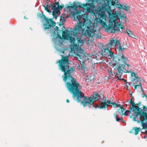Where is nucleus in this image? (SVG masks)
I'll use <instances>...</instances> for the list:
<instances>
[{"label": "nucleus", "mask_w": 147, "mask_h": 147, "mask_svg": "<svg viewBox=\"0 0 147 147\" xmlns=\"http://www.w3.org/2000/svg\"><path fill=\"white\" fill-rule=\"evenodd\" d=\"M108 45L109 47L113 46L117 47V49L119 51L118 52L119 53H123L122 51L125 49L123 46H121L119 42V40L116 39L114 37L110 39Z\"/></svg>", "instance_id": "nucleus-9"}, {"label": "nucleus", "mask_w": 147, "mask_h": 147, "mask_svg": "<svg viewBox=\"0 0 147 147\" xmlns=\"http://www.w3.org/2000/svg\"><path fill=\"white\" fill-rule=\"evenodd\" d=\"M64 51H63V52H62V53H64Z\"/></svg>", "instance_id": "nucleus-50"}, {"label": "nucleus", "mask_w": 147, "mask_h": 147, "mask_svg": "<svg viewBox=\"0 0 147 147\" xmlns=\"http://www.w3.org/2000/svg\"><path fill=\"white\" fill-rule=\"evenodd\" d=\"M120 109H121V112L123 113L125 111V109L122 107V106L119 109H118V110H119Z\"/></svg>", "instance_id": "nucleus-31"}, {"label": "nucleus", "mask_w": 147, "mask_h": 147, "mask_svg": "<svg viewBox=\"0 0 147 147\" xmlns=\"http://www.w3.org/2000/svg\"><path fill=\"white\" fill-rule=\"evenodd\" d=\"M128 102H129L131 105L132 107H130L129 108V111H127V112H130V113H131V111L132 110L133 108H134L135 106H136L134 102V101H133L132 100V99H130L129 100H128Z\"/></svg>", "instance_id": "nucleus-16"}, {"label": "nucleus", "mask_w": 147, "mask_h": 147, "mask_svg": "<svg viewBox=\"0 0 147 147\" xmlns=\"http://www.w3.org/2000/svg\"><path fill=\"white\" fill-rule=\"evenodd\" d=\"M103 102H101L100 104L98 106V108L100 109H103L105 108L107 110H108V109L107 107H111V105L110 104L112 105H115L117 107H119V108L122 106L121 105L117 104L114 102H112V101L111 100H107L106 97H104L103 98Z\"/></svg>", "instance_id": "nucleus-7"}, {"label": "nucleus", "mask_w": 147, "mask_h": 147, "mask_svg": "<svg viewBox=\"0 0 147 147\" xmlns=\"http://www.w3.org/2000/svg\"><path fill=\"white\" fill-rule=\"evenodd\" d=\"M38 18H43V20H44L46 18V16L42 13H39L38 14Z\"/></svg>", "instance_id": "nucleus-22"}, {"label": "nucleus", "mask_w": 147, "mask_h": 147, "mask_svg": "<svg viewBox=\"0 0 147 147\" xmlns=\"http://www.w3.org/2000/svg\"><path fill=\"white\" fill-rule=\"evenodd\" d=\"M100 53V52H98L96 53V52H94V53H92V58L96 59L97 60H99L100 58V56H101L98 53Z\"/></svg>", "instance_id": "nucleus-17"}, {"label": "nucleus", "mask_w": 147, "mask_h": 147, "mask_svg": "<svg viewBox=\"0 0 147 147\" xmlns=\"http://www.w3.org/2000/svg\"><path fill=\"white\" fill-rule=\"evenodd\" d=\"M115 6H116V7H117L119 9H123V5L122 4H120V3H119L118 4H116V5H115Z\"/></svg>", "instance_id": "nucleus-27"}, {"label": "nucleus", "mask_w": 147, "mask_h": 147, "mask_svg": "<svg viewBox=\"0 0 147 147\" xmlns=\"http://www.w3.org/2000/svg\"><path fill=\"white\" fill-rule=\"evenodd\" d=\"M129 92L130 94V95L131 96V95H132V92H130V89H129Z\"/></svg>", "instance_id": "nucleus-42"}, {"label": "nucleus", "mask_w": 147, "mask_h": 147, "mask_svg": "<svg viewBox=\"0 0 147 147\" xmlns=\"http://www.w3.org/2000/svg\"><path fill=\"white\" fill-rule=\"evenodd\" d=\"M128 84L130 85L129 84H128L127 83V82L126 83V86L127 87V88H128Z\"/></svg>", "instance_id": "nucleus-39"}, {"label": "nucleus", "mask_w": 147, "mask_h": 147, "mask_svg": "<svg viewBox=\"0 0 147 147\" xmlns=\"http://www.w3.org/2000/svg\"><path fill=\"white\" fill-rule=\"evenodd\" d=\"M91 4H90V3H89L88 4V5L89 6H90L91 5Z\"/></svg>", "instance_id": "nucleus-48"}, {"label": "nucleus", "mask_w": 147, "mask_h": 147, "mask_svg": "<svg viewBox=\"0 0 147 147\" xmlns=\"http://www.w3.org/2000/svg\"><path fill=\"white\" fill-rule=\"evenodd\" d=\"M52 7V6H51V5L50 6H49V7H50H50Z\"/></svg>", "instance_id": "nucleus-49"}, {"label": "nucleus", "mask_w": 147, "mask_h": 147, "mask_svg": "<svg viewBox=\"0 0 147 147\" xmlns=\"http://www.w3.org/2000/svg\"><path fill=\"white\" fill-rule=\"evenodd\" d=\"M75 3V2H74V3L71 5L70 6H67V9H75L76 10H78L77 9L78 7H83L87 6V3L82 4V3L79 2H78L77 4L76 5H75L74 3Z\"/></svg>", "instance_id": "nucleus-11"}, {"label": "nucleus", "mask_w": 147, "mask_h": 147, "mask_svg": "<svg viewBox=\"0 0 147 147\" xmlns=\"http://www.w3.org/2000/svg\"><path fill=\"white\" fill-rule=\"evenodd\" d=\"M55 29H56V30H57V32H58L59 31V28L57 26H56L55 27Z\"/></svg>", "instance_id": "nucleus-38"}, {"label": "nucleus", "mask_w": 147, "mask_h": 147, "mask_svg": "<svg viewBox=\"0 0 147 147\" xmlns=\"http://www.w3.org/2000/svg\"><path fill=\"white\" fill-rule=\"evenodd\" d=\"M125 105H126V106H127V104H126Z\"/></svg>", "instance_id": "nucleus-51"}, {"label": "nucleus", "mask_w": 147, "mask_h": 147, "mask_svg": "<svg viewBox=\"0 0 147 147\" xmlns=\"http://www.w3.org/2000/svg\"><path fill=\"white\" fill-rule=\"evenodd\" d=\"M51 6H52V9L53 10V13H57L58 11V7H57L56 6L53 5L52 4L51 5Z\"/></svg>", "instance_id": "nucleus-20"}, {"label": "nucleus", "mask_w": 147, "mask_h": 147, "mask_svg": "<svg viewBox=\"0 0 147 147\" xmlns=\"http://www.w3.org/2000/svg\"><path fill=\"white\" fill-rule=\"evenodd\" d=\"M57 32V33H59V34H61V31L60 29Z\"/></svg>", "instance_id": "nucleus-41"}, {"label": "nucleus", "mask_w": 147, "mask_h": 147, "mask_svg": "<svg viewBox=\"0 0 147 147\" xmlns=\"http://www.w3.org/2000/svg\"><path fill=\"white\" fill-rule=\"evenodd\" d=\"M133 120L134 121H136V117H133Z\"/></svg>", "instance_id": "nucleus-43"}, {"label": "nucleus", "mask_w": 147, "mask_h": 147, "mask_svg": "<svg viewBox=\"0 0 147 147\" xmlns=\"http://www.w3.org/2000/svg\"><path fill=\"white\" fill-rule=\"evenodd\" d=\"M80 51L74 52L75 55L76 57V59L80 61L81 65V69L82 70H80V72L82 73H85L87 71L84 61H81L80 60H83L86 57L85 53H84V50L82 49H80Z\"/></svg>", "instance_id": "nucleus-6"}, {"label": "nucleus", "mask_w": 147, "mask_h": 147, "mask_svg": "<svg viewBox=\"0 0 147 147\" xmlns=\"http://www.w3.org/2000/svg\"><path fill=\"white\" fill-rule=\"evenodd\" d=\"M121 76H122V75L121 76ZM120 80H123V81H124L125 82H126H126H127V83L128 84V82H127L126 80H125V79H124L123 78V79H121V78H119V79Z\"/></svg>", "instance_id": "nucleus-36"}, {"label": "nucleus", "mask_w": 147, "mask_h": 147, "mask_svg": "<svg viewBox=\"0 0 147 147\" xmlns=\"http://www.w3.org/2000/svg\"><path fill=\"white\" fill-rule=\"evenodd\" d=\"M133 128L134 129L135 131V134L136 135L137 134L139 131L140 128L134 127Z\"/></svg>", "instance_id": "nucleus-25"}, {"label": "nucleus", "mask_w": 147, "mask_h": 147, "mask_svg": "<svg viewBox=\"0 0 147 147\" xmlns=\"http://www.w3.org/2000/svg\"><path fill=\"white\" fill-rule=\"evenodd\" d=\"M125 21H126L127 20H128L127 18L126 17V18H125Z\"/></svg>", "instance_id": "nucleus-46"}, {"label": "nucleus", "mask_w": 147, "mask_h": 147, "mask_svg": "<svg viewBox=\"0 0 147 147\" xmlns=\"http://www.w3.org/2000/svg\"><path fill=\"white\" fill-rule=\"evenodd\" d=\"M109 43L105 45V46L106 47L105 48H104L102 50L101 53H99L100 56H103L104 57H107L108 56V54L109 50V49L111 48V47H109L108 45Z\"/></svg>", "instance_id": "nucleus-14"}, {"label": "nucleus", "mask_w": 147, "mask_h": 147, "mask_svg": "<svg viewBox=\"0 0 147 147\" xmlns=\"http://www.w3.org/2000/svg\"><path fill=\"white\" fill-rule=\"evenodd\" d=\"M53 18L49 19L46 17L44 20L46 21V23L44 24L43 28L44 30L45 33L47 34L51 33V28L52 26H55L56 24L55 22L53 20Z\"/></svg>", "instance_id": "nucleus-8"}, {"label": "nucleus", "mask_w": 147, "mask_h": 147, "mask_svg": "<svg viewBox=\"0 0 147 147\" xmlns=\"http://www.w3.org/2000/svg\"><path fill=\"white\" fill-rule=\"evenodd\" d=\"M130 8V7L128 6H126L125 5L123 6V9L125 11H128L129 10Z\"/></svg>", "instance_id": "nucleus-26"}, {"label": "nucleus", "mask_w": 147, "mask_h": 147, "mask_svg": "<svg viewBox=\"0 0 147 147\" xmlns=\"http://www.w3.org/2000/svg\"><path fill=\"white\" fill-rule=\"evenodd\" d=\"M127 111H126V112H125V113L124 114V115H125L126 114H127V113H127L129 112H128V111L127 112Z\"/></svg>", "instance_id": "nucleus-44"}, {"label": "nucleus", "mask_w": 147, "mask_h": 147, "mask_svg": "<svg viewBox=\"0 0 147 147\" xmlns=\"http://www.w3.org/2000/svg\"><path fill=\"white\" fill-rule=\"evenodd\" d=\"M141 103H142L140 101L139 102H138V103H137V104H136L137 105H138L139 106H140V105L141 104Z\"/></svg>", "instance_id": "nucleus-40"}, {"label": "nucleus", "mask_w": 147, "mask_h": 147, "mask_svg": "<svg viewBox=\"0 0 147 147\" xmlns=\"http://www.w3.org/2000/svg\"><path fill=\"white\" fill-rule=\"evenodd\" d=\"M55 4L57 5V6H58H58H59V2H56L55 3Z\"/></svg>", "instance_id": "nucleus-37"}, {"label": "nucleus", "mask_w": 147, "mask_h": 147, "mask_svg": "<svg viewBox=\"0 0 147 147\" xmlns=\"http://www.w3.org/2000/svg\"><path fill=\"white\" fill-rule=\"evenodd\" d=\"M101 13L100 14L99 13H98V15L100 16L102 18H103L104 17V16H105V13L104 12L101 11Z\"/></svg>", "instance_id": "nucleus-29"}, {"label": "nucleus", "mask_w": 147, "mask_h": 147, "mask_svg": "<svg viewBox=\"0 0 147 147\" xmlns=\"http://www.w3.org/2000/svg\"><path fill=\"white\" fill-rule=\"evenodd\" d=\"M61 59L58 61L59 69L63 72L64 76H62L63 80L65 83L66 86L69 91L73 94L72 97H76V100L80 102L84 107H94L93 103L95 100L99 99V95L97 92H94L87 98L84 96V93L80 90L82 86L77 82L76 79L71 76L75 72V69L73 66H70L68 57L61 55Z\"/></svg>", "instance_id": "nucleus-1"}, {"label": "nucleus", "mask_w": 147, "mask_h": 147, "mask_svg": "<svg viewBox=\"0 0 147 147\" xmlns=\"http://www.w3.org/2000/svg\"><path fill=\"white\" fill-rule=\"evenodd\" d=\"M65 21L64 17L61 16H60V22H63L64 21Z\"/></svg>", "instance_id": "nucleus-30"}, {"label": "nucleus", "mask_w": 147, "mask_h": 147, "mask_svg": "<svg viewBox=\"0 0 147 147\" xmlns=\"http://www.w3.org/2000/svg\"><path fill=\"white\" fill-rule=\"evenodd\" d=\"M142 90V91L143 92V94H142L143 96H142V97L143 98H144L145 97H146L147 96L145 94V93L144 92L143 90H143Z\"/></svg>", "instance_id": "nucleus-35"}, {"label": "nucleus", "mask_w": 147, "mask_h": 147, "mask_svg": "<svg viewBox=\"0 0 147 147\" xmlns=\"http://www.w3.org/2000/svg\"><path fill=\"white\" fill-rule=\"evenodd\" d=\"M73 16L76 18L77 19L79 20L77 24L73 28H70L72 35L76 36L79 33H82L85 35L87 38H92L94 36H96V38H101V35L99 31L94 30L92 29L91 24V21L88 18L85 14H82L78 11L74 12Z\"/></svg>", "instance_id": "nucleus-2"}, {"label": "nucleus", "mask_w": 147, "mask_h": 147, "mask_svg": "<svg viewBox=\"0 0 147 147\" xmlns=\"http://www.w3.org/2000/svg\"><path fill=\"white\" fill-rule=\"evenodd\" d=\"M64 5H63V4H61V5H59V6H58V8L59 9H62L63 7H64Z\"/></svg>", "instance_id": "nucleus-33"}, {"label": "nucleus", "mask_w": 147, "mask_h": 147, "mask_svg": "<svg viewBox=\"0 0 147 147\" xmlns=\"http://www.w3.org/2000/svg\"><path fill=\"white\" fill-rule=\"evenodd\" d=\"M108 55L107 57L113 58V65L115 67L114 69L117 70V72H114V74L117 78L119 79L123 72H130V71H128L129 65L126 63L127 58L124 56L123 53L118 52L114 56L113 52L109 49Z\"/></svg>", "instance_id": "nucleus-3"}, {"label": "nucleus", "mask_w": 147, "mask_h": 147, "mask_svg": "<svg viewBox=\"0 0 147 147\" xmlns=\"http://www.w3.org/2000/svg\"><path fill=\"white\" fill-rule=\"evenodd\" d=\"M131 76H133L134 78L132 79V81H133V83L134 84H137L140 85V86L141 85V80L140 78L137 76L136 74L133 72H131Z\"/></svg>", "instance_id": "nucleus-12"}, {"label": "nucleus", "mask_w": 147, "mask_h": 147, "mask_svg": "<svg viewBox=\"0 0 147 147\" xmlns=\"http://www.w3.org/2000/svg\"><path fill=\"white\" fill-rule=\"evenodd\" d=\"M50 33L51 34V36H52L53 38L55 39L58 38H61V36L60 35V34L59 33H57V34H56V31L55 30L52 32H51Z\"/></svg>", "instance_id": "nucleus-15"}, {"label": "nucleus", "mask_w": 147, "mask_h": 147, "mask_svg": "<svg viewBox=\"0 0 147 147\" xmlns=\"http://www.w3.org/2000/svg\"><path fill=\"white\" fill-rule=\"evenodd\" d=\"M66 102H67L69 103V99H67L66 100Z\"/></svg>", "instance_id": "nucleus-45"}, {"label": "nucleus", "mask_w": 147, "mask_h": 147, "mask_svg": "<svg viewBox=\"0 0 147 147\" xmlns=\"http://www.w3.org/2000/svg\"><path fill=\"white\" fill-rule=\"evenodd\" d=\"M108 14L109 18V22L111 25L110 26L107 25L105 22L100 20V21L103 22V26L105 27L106 31L108 32L111 30V32L113 33L119 31L125 32V26L122 24L118 22H116L117 19V14L114 13L112 10L110 12L108 11Z\"/></svg>", "instance_id": "nucleus-4"}, {"label": "nucleus", "mask_w": 147, "mask_h": 147, "mask_svg": "<svg viewBox=\"0 0 147 147\" xmlns=\"http://www.w3.org/2000/svg\"><path fill=\"white\" fill-rule=\"evenodd\" d=\"M77 43H80L83 44L84 42V40H81V38L80 37H77L76 38Z\"/></svg>", "instance_id": "nucleus-23"}, {"label": "nucleus", "mask_w": 147, "mask_h": 147, "mask_svg": "<svg viewBox=\"0 0 147 147\" xmlns=\"http://www.w3.org/2000/svg\"><path fill=\"white\" fill-rule=\"evenodd\" d=\"M53 15L55 19H57V16L56 15V13H53Z\"/></svg>", "instance_id": "nucleus-34"}, {"label": "nucleus", "mask_w": 147, "mask_h": 147, "mask_svg": "<svg viewBox=\"0 0 147 147\" xmlns=\"http://www.w3.org/2000/svg\"><path fill=\"white\" fill-rule=\"evenodd\" d=\"M143 109L142 110L143 111H142L146 113L147 114L146 117L142 116L143 119H140L141 126L142 127L147 125V113L146 112L147 111V107L143 105ZM140 122V121H139L138 123H139Z\"/></svg>", "instance_id": "nucleus-10"}, {"label": "nucleus", "mask_w": 147, "mask_h": 147, "mask_svg": "<svg viewBox=\"0 0 147 147\" xmlns=\"http://www.w3.org/2000/svg\"><path fill=\"white\" fill-rule=\"evenodd\" d=\"M114 116L115 118L116 119V120L117 121H122L123 120L122 117L119 118V116L117 114H116V113H114Z\"/></svg>", "instance_id": "nucleus-21"}, {"label": "nucleus", "mask_w": 147, "mask_h": 147, "mask_svg": "<svg viewBox=\"0 0 147 147\" xmlns=\"http://www.w3.org/2000/svg\"><path fill=\"white\" fill-rule=\"evenodd\" d=\"M76 65L77 66L78 69H79L80 72V70H82L81 67L80 66V65L79 64H77Z\"/></svg>", "instance_id": "nucleus-32"}, {"label": "nucleus", "mask_w": 147, "mask_h": 147, "mask_svg": "<svg viewBox=\"0 0 147 147\" xmlns=\"http://www.w3.org/2000/svg\"><path fill=\"white\" fill-rule=\"evenodd\" d=\"M131 99H132V100H133V96H132V95H131Z\"/></svg>", "instance_id": "nucleus-47"}, {"label": "nucleus", "mask_w": 147, "mask_h": 147, "mask_svg": "<svg viewBox=\"0 0 147 147\" xmlns=\"http://www.w3.org/2000/svg\"><path fill=\"white\" fill-rule=\"evenodd\" d=\"M126 32L127 34H128V35L130 36L133 38H136V36L132 32H131V30H129L128 31L127 30H125V32Z\"/></svg>", "instance_id": "nucleus-18"}, {"label": "nucleus", "mask_w": 147, "mask_h": 147, "mask_svg": "<svg viewBox=\"0 0 147 147\" xmlns=\"http://www.w3.org/2000/svg\"><path fill=\"white\" fill-rule=\"evenodd\" d=\"M47 1H48V0L47 1V2H46L47 3Z\"/></svg>", "instance_id": "nucleus-52"}, {"label": "nucleus", "mask_w": 147, "mask_h": 147, "mask_svg": "<svg viewBox=\"0 0 147 147\" xmlns=\"http://www.w3.org/2000/svg\"><path fill=\"white\" fill-rule=\"evenodd\" d=\"M115 13H117L116 12ZM117 14V19H119V20L120 22H121V20L123 19V18H126V16H125L124 14H123L122 15H121V14H119V17H118V14Z\"/></svg>", "instance_id": "nucleus-19"}, {"label": "nucleus", "mask_w": 147, "mask_h": 147, "mask_svg": "<svg viewBox=\"0 0 147 147\" xmlns=\"http://www.w3.org/2000/svg\"><path fill=\"white\" fill-rule=\"evenodd\" d=\"M132 85L134 86V89L135 90L137 88V87H138V88H141L142 90H143V88L142 85L140 86L139 85L134 84Z\"/></svg>", "instance_id": "nucleus-24"}, {"label": "nucleus", "mask_w": 147, "mask_h": 147, "mask_svg": "<svg viewBox=\"0 0 147 147\" xmlns=\"http://www.w3.org/2000/svg\"><path fill=\"white\" fill-rule=\"evenodd\" d=\"M71 32H71L70 30H67L66 31H62V36L63 37H65L66 38H68L69 39L70 42L71 44V46L74 49H75L77 50V52H79L80 51V49H82L80 47H79V44H78L77 43H76V39L74 37H73L71 36H70V33ZM71 35H72L71 34ZM78 34L76 36H77ZM74 36V35H73Z\"/></svg>", "instance_id": "nucleus-5"}, {"label": "nucleus", "mask_w": 147, "mask_h": 147, "mask_svg": "<svg viewBox=\"0 0 147 147\" xmlns=\"http://www.w3.org/2000/svg\"><path fill=\"white\" fill-rule=\"evenodd\" d=\"M133 109V111H134L135 110H136L137 111V112L135 113V115L136 117H137L138 115H139L140 117L142 118V116L144 117H146V113H144V112H142V111H141V109L139 107L136 105L134 106V108Z\"/></svg>", "instance_id": "nucleus-13"}, {"label": "nucleus", "mask_w": 147, "mask_h": 147, "mask_svg": "<svg viewBox=\"0 0 147 147\" xmlns=\"http://www.w3.org/2000/svg\"><path fill=\"white\" fill-rule=\"evenodd\" d=\"M48 5L47 4V6L43 5V6L45 8V10H46L47 12L49 13L51 12V11L50 10H49V9L47 7Z\"/></svg>", "instance_id": "nucleus-28"}]
</instances>
